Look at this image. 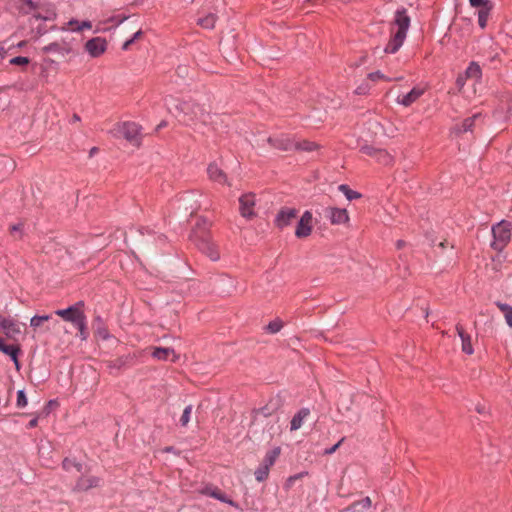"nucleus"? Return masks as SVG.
Listing matches in <instances>:
<instances>
[{
	"label": "nucleus",
	"mask_w": 512,
	"mask_h": 512,
	"mask_svg": "<svg viewBox=\"0 0 512 512\" xmlns=\"http://www.w3.org/2000/svg\"><path fill=\"white\" fill-rule=\"evenodd\" d=\"M362 151L367 155L375 156L377 160L384 165H388L391 162V157L384 150H376L372 147H363Z\"/></svg>",
	"instance_id": "22"
},
{
	"label": "nucleus",
	"mask_w": 512,
	"mask_h": 512,
	"mask_svg": "<svg viewBox=\"0 0 512 512\" xmlns=\"http://www.w3.org/2000/svg\"><path fill=\"white\" fill-rule=\"evenodd\" d=\"M497 306L504 314L507 324L512 327V307L503 303H497Z\"/></svg>",
	"instance_id": "27"
},
{
	"label": "nucleus",
	"mask_w": 512,
	"mask_h": 512,
	"mask_svg": "<svg viewBox=\"0 0 512 512\" xmlns=\"http://www.w3.org/2000/svg\"><path fill=\"white\" fill-rule=\"evenodd\" d=\"M257 414H262L263 416L267 417L271 414V412L267 408H262L257 411Z\"/></svg>",
	"instance_id": "49"
},
{
	"label": "nucleus",
	"mask_w": 512,
	"mask_h": 512,
	"mask_svg": "<svg viewBox=\"0 0 512 512\" xmlns=\"http://www.w3.org/2000/svg\"><path fill=\"white\" fill-rule=\"evenodd\" d=\"M294 148L310 152L316 150L318 148V145L316 143L304 140L302 142L295 143Z\"/></svg>",
	"instance_id": "32"
},
{
	"label": "nucleus",
	"mask_w": 512,
	"mask_h": 512,
	"mask_svg": "<svg viewBox=\"0 0 512 512\" xmlns=\"http://www.w3.org/2000/svg\"><path fill=\"white\" fill-rule=\"evenodd\" d=\"M78 328V330L80 331V334L82 336V338L84 339L85 336H84V330H85V317L82 318V325L81 326H76Z\"/></svg>",
	"instance_id": "46"
},
{
	"label": "nucleus",
	"mask_w": 512,
	"mask_h": 512,
	"mask_svg": "<svg viewBox=\"0 0 512 512\" xmlns=\"http://www.w3.org/2000/svg\"><path fill=\"white\" fill-rule=\"evenodd\" d=\"M101 480L92 475H86L81 477L76 483V489L79 491H87L91 488L98 487L100 485Z\"/></svg>",
	"instance_id": "18"
},
{
	"label": "nucleus",
	"mask_w": 512,
	"mask_h": 512,
	"mask_svg": "<svg viewBox=\"0 0 512 512\" xmlns=\"http://www.w3.org/2000/svg\"><path fill=\"white\" fill-rule=\"evenodd\" d=\"M143 36V32L141 29H139L137 32L134 33V35L132 36V39H134V42L137 41V40H140Z\"/></svg>",
	"instance_id": "47"
},
{
	"label": "nucleus",
	"mask_w": 512,
	"mask_h": 512,
	"mask_svg": "<svg viewBox=\"0 0 512 512\" xmlns=\"http://www.w3.org/2000/svg\"><path fill=\"white\" fill-rule=\"evenodd\" d=\"M0 329L10 338L21 333V324L14 319L5 318L0 315Z\"/></svg>",
	"instance_id": "10"
},
{
	"label": "nucleus",
	"mask_w": 512,
	"mask_h": 512,
	"mask_svg": "<svg viewBox=\"0 0 512 512\" xmlns=\"http://www.w3.org/2000/svg\"><path fill=\"white\" fill-rule=\"evenodd\" d=\"M98 151V148L94 147L90 150V156L94 155L95 153H97Z\"/></svg>",
	"instance_id": "52"
},
{
	"label": "nucleus",
	"mask_w": 512,
	"mask_h": 512,
	"mask_svg": "<svg viewBox=\"0 0 512 512\" xmlns=\"http://www.w3.org/2000/svg\"><path fill=\"white\" fill-rule=\"evenodd\" d=\"M73 120H74V121H79V120H80V118H79V116H78V115H76V114H75V115H73Z\"/></svg>",
	"instance_id": "56"
},
{
	"label": "nucleus",
	"mask_w": 512,
	"mask_h": 512,
	"mask_svg": "<svg viewBox=\"0 0 512 512\" xmlns=\"http://www.w3.org/2000/svg\"><path fill=\"white\" fill-rule=\"evenodd\" d=\"M267 141L271 144V146L284 151L291 150L295 146V143L285 135L269 137Z\"/></svg>",
	"instance_id": "15"
},
{
	"label": "nucleus",
	"mask_w": 512,
	"mask_h": 512,
	"mask_svg": "<svg viewBox=\"0 0 512 512\" xmlns=\"http://www.w3.org/2000/svg\"><path fill=\"white\" fill-rule=\"evenodd\" d=\"M62 465H63V468L68 472H71L72 469H75L78 472H81V470H82V465L80 463L76 462L74 459L66 458V459H64Z\"/></svg>",
	"instance_id": "29"
},
{
	"label": "nucleus",
	"mask_w": 512,
	"mask_h": 512,
	"mask_svg": "<svg viewBox=\"0 0 512 512\" xmlns=\"http://www.w3.org/2000/svg\"><path fill=\"white\" fill-rule=\"evenodd\" d=\"M508 114H509V116H512V103L509 106Z\"/></svg>",
	"instance_id": "55"
},
{
	"label": "nucleus",
	"mask_w": 512,
	"mask_h": 512,
	"mask_svg": "<svg viewBox=\"0 0 512 512\" xmlns=\"http://www.w3.org/2000/svg\"><path fill=\"white\" fill-rule=\"evenodd\" d=\"M165 125H166V123H165V122H161V123L157 126L156 130H159L160 128L164 127Z\"/></svg>",
	"instance_id": "53"
},
{
	"label": "nucleus",
	"mask_w": 512,
	"mask_h": 512,
	"mask_svg": "<svg viewBox=\"0 0 512 512\" xmlns=\"http://www.w3.org/2000/svg\"><path fill=\"white\" fill-rule=\"evenodd\" d=\"M78 25H79V21L76 19H72L66 24V26H63L61 29L73 31V27H77Z\"/></svg>",
	"instance_id": "43"
},
{
	"label": "nucleus",
	"mask_w": 512,
	"mask_h": 512,
	"mask_svg": "<svg viewBox=\"0 0 512 512\" xmlns=\"http://www.w3.org/2000/svg\"><path fill=\"white\" fill-rule=\"evenodd\" d=\"M326 213V216L330 219L332 224H344L349 220V215L346 209L328 208Z\"/></svg>",
	"instance_id": "14"
},
{
	"label": "nucleus",
	"mask_w": 512,
	"mask_h": 512,
	"mask_svg": "<svg viewBox=\"0 0 512 512\" xmlns=\"http://www.w3.org/2000/svg\"><path fill=\"white\" fill-rule=\"evenodd\" d=\"M425 92V87L416 86L410 92L397 97V102L405 107L415 103Z\"/></svg>",
	"instance_id": "11"
},
{
	"label": "nucleus",
	"mask_w": 512,
	"mask_h": 512,
	"mask_svg": "<svg viewBox=\"0 0 512 512\" xmlns=\"http://www.w3.org/2000/svg\"><path fill=\"white\" fill-rule=\"evenodd\" d=\"M239 210L243 217L252 218L254 214L255 195L247 193L239 198Z\"/></svg>",
	"instance_id": "8"
},
{
	"label": "nucleus",
	"mask_w": 512,
	"mask_h": 512,
	"mask_svg": "<svg viewBox=\"0 0 512 512\" xmlns=\"http://www.w3.org/2000/svg\"><path fill=\"white\" fill-rule=\"evenodd\" d=\"M187 108H188V105L185 103L182 104L180 107L181 111L184 112L185 114H187Z\"/></svg>",
	"instance_id": "51"
},
{
	"label": "nucleus",
	"mask_w": 512,
	"mask_h": 512,
	"mask_svg": "<svg viewBox=\"0 0 512 512\" xmlns=\"http://www.w3.org/2000/svg\"><path fill=\"white\" fill-rule=\"evenodd\" d=\"M215 22H216V17L213 14H209V15H207L203 18H200L198 20L199 25H201L202 27H204L206 29L213 28L215 25Z\"/></svg>",
	"instance_id": "30"
},
{
	"label": "nucleus",
	"mask_w": 512,
	"mask_h": 512,
	"mask_svg": "<svg viewBox=\"0 0 512 512\" xmlns=\"http://www.w3.org/2000/svg\"><path fill=\"white\" fill-rule=\"evenodd\" d=\"M107 50V41L102 37H94L85 44V51L94 58H97Z\"/></svg>",
	"instance_id": "6"
},
{
	"label": "nucleus",
	"mask_w": 512,
	"mask_h": 512,
	"mask_svg": "<svg viewBox=\"0 0 512 512\" xmlns=\"http://www.w3.org/2000/svg\"><path fill=\"white\" fill-rule=\"evenodd\" d=\"M0 351L4 354L10 356L12 360L18 365L17 355L19 352V347L14 345H7L4 343V341L0 338Z\"/></svg>",
	"instance_id": "23"
},
{
	"label": "nucleus",
	"mask_w": 512,
	"mask_h": 512,
	"mask_svg": "<svg viewBox=\"0 0 512 512\" xmlns=\"http://www.w3.org/2000/svg\"><path fill=\"white\" fill-rule=\"evenodd\" d=\"M191 413H192V405H188L184 409V411H183V413H182V415L180 417V423H181L182 426H187L188 425V423L190 421Z\"/></svg>",
	"instance_id": "36"
},
{
	"label": "nucleus",
	"mask_w": 512,
	"mask_h": 512,
	"mask_svg": "<svg viewBox=\"0 0 512 512\" xmlns=\"http://www.w3.org/2000/svg\"><path fill=\"white\" fill-rule=\"evenodd\" d=\"M82 307L83 302H78L75 305L68 307L67 309L56 310L55 314L61 317L63 320L71 322L75 326H81L82 318H84Z\"/></svg>",
	"instance_id": "5"
},
{
	"label": "nucleus",
	"mask_w": 512,
	"mask_h": 512,
	"mask_svg": "<svg viewBox=\"0 0 512 512\" xmlns=\"http://www.w3.org/2000/svg\"><path fill=\"white\" fill-rule=\"evenodd\" d=\"M197 246L199 250L207 255L211 260L217 261L220 258V252L217 245L209 237L199 239Z\"/></svg>",
	"instance_id": "7"
},
{
	"label": "nucleus",
	"mask_w": 512,
	"mask_h": 512,
	"mask_svg": "<svg viewBox=\"0 0 512 512\" xmlns=\"http://www.w3.org/2000/svg\"><path fill=\"white\" fill-rule=\"evenodd\" d=\"M24 45H25V42H20V43L18 44V46H19V47H22V46H24Z\"/></svg>",
	"instance_id": "58"
},
{
	"label": "nucleus",
	"mask_w": 512,
	"mask_h": 512,
	"mask_svg": "<svg viewBox=\"0 0 512 512\" xmlns=\"http://www.w3.org/2000/svg\"><path fill=\"white\" fill-rule=\"evenodd\" d=\"M410 26V17L405 8L396 10L394 19L390 25L391 37L386 45L384 52L389 54L396 53L403 45Z\"/></svg>",
	"instance_id": "1"
},
{
	"label": "nucleus",
	"mask_w": 512,
	"mask_h": 512,
	"mask_svg": "<svg viewBox=\"0 0 512 512\" xmlns=\"http://www.w3.org/2000/svg\"><path fill=\"white\" fill-rule=\"evenodd\" d=\"M142 127L136 122L124 121L116 123L110 130L115 138H124L133 146L139 148L142 142Z\"/></svg>",
	"instance_id": "2"
},
{
	"label": "nucleus",
	"mask_w": 512,
	"mask_h": 512,
	"mask_svg": "<svg viewBox=\"0 0 512 512\" xmlns=\"http://www.w3.org/2000/svg\"><path fill=\"white\" fill-rule=\"evenodd\" d=\"M33 416H34L33 419H31L28 423V428H34L38 424V419H39L40 415L38 413H35V414H33Z\"/></svg>",
	"instance_id": "44"
},
{
	"label": "nucleus",
	"mask_w": 512,
	"mask_h": 512,
	"mask_svg": "<svg viewBox=\"0 0 512 512\" xmlns=\"http://www.w3.org/2000/svg\"><path fill=\"white\" fill-rule=\"evenodd\" d=\"M298 211L294 208H283L279 211L276 217V225L279 228H284L291 224V222L297 217Z\"/></svg>",
	"instance_id": "13"
},
{
	"label": "nucleus",
	"mask_w": 512,
	"mask_h": 512,
	"mask_svg": "<svg viewBox=\"0 0 512 512\" xmlns=\"http://www.w3.org/2000/svg\"><path fill=\"white\" fill-rule=\"evenodd\" d=\"M279 454H280L279 448H275V449L267 452V454L265 455L263 462L261 464L264 466H267V468L270 469V467H272L274 465Z\"/></svg>",
	"instance_id": "24"
},
{
	"label": "nucleus",
	"mask_w": 512,
	"mask_h": 512,
	"mask_svg": "<svg viewBox=\"0 0 512 512\" xmlns=\"http://www.w3.org/2000/svg\"><path fill=\"white\" fill-rule=\"evenodd\" d=\"M37 18H42L44 20H53L56 17V13L54 9H50L47 11L45 16H41L40 14L35 15Z\"/></svg>",
	"instance_id": "41"
},
{
	"label": "nucleus",
	"mask_w": 512,
	"mask_h": 512,
	"mask_svg": "<svg viewBox=\"0 0 512 512\" xmlns=\"http://www.w3.org/2000/svg\"><path fill=\"white\" fill-rule=\"evenodd\" d=\"M125 19H126L125 17H123V18L119 19V20H118V22H117V24L122 23Z\"/></svg>",
	"instance_id": "57"
},
{
	"label": "nucleus",
	"mask_w": 512,
	"mask_h": 512,
	"mask_svg": "<svg viewBox=\"0 0 512 512\" xmlns=\"http://www.w3.org/2000/svg\"><path fill=\"white\" fill-rule=\"evenodd\" d=\"M20 229H21V225L20 224L19 225H13L11 227V232L13 233L15 231H19Z\"/></svg>",
	"instance_id": "50"
},
{
	"label": "nucleus",
	"mask_w": 512,
	"mask_h": 512,
	"mask_svg": "<svg viewBox=\"0 0 512 512\" xmlns=\"http://www.w3.org/2000/svg\"><path fill=\"white\" fill-rule=\"evenodd\" d=\"M456 331L459 337L461 338L462 351L468 355H472L474 353V349L472 345L471 336L459 324L456 326Z\"/></svg>",
	"instance_id": "17"
},
{
	"label": "nucleus",
	"mask_w": 512,
	"mask_h": 512,
	"mask_svg": "<svg viewBox=\"0 0 512 512\" xmlns=\"http://www.w3.org/2000/svg\"><path fill=\"white\" fill-rule=\"evenodd\" d=\"M209 178L220 184H228L226 174L216 165L210 164L207 169Z\"/></svg>",
	"instance_id": "21"
},
{
	"label": "nucleus",
	"mask_w": 512,
	"mask_h": 512,
	"mask_svg": "<svg viewBox=\"0 0 512 512\" xmlns=\"http://www.w3.org/2000/svg\"><path fill=\"white\" fill-rule=\"evenodd\" d=\"M479 117H480V114H475L473 117L465 119L462 122L461 127L455 128L456 131L458 133L470 131L472 126H473V124H474V122H475V120L478 119Z\"/></svg>",
	"instance_id": "25"
},
{
	"label": "nucleus",
	"mask_w": 512,
	"mask_h": 512,
	"mask_svg": "<svg viewBox=\"0 0 512 512\" xmlns=\"http://www.w3.org/2000/svg\"><path fill=\"white\" fill-rule=\"evenodd\" d=\"M11 65L26 67L30 63V59L24 56H17L9 60Z\"/></svg>",
	"instance_id": "35"
},
{
	"label": "nucleus",
	"mask_w": 512,
	"mask_h": 512,
	"mask_svg": "<svg viewBox=\"0 0 512 512\" xmlns=\"http://www.w3.org/2000/svg\"><path fill=\"white\" fill-rule=\"evenodd\" d=\"M512 225L510 222L501 221L492 228L493 242L491 246L497 251H501L506 247L511 239Z\"/></svg>",
	"instance_id": "3"
},
{
	"label": "nucleus",
	"mask_w": 512,
	"mask_h": 512,
	"mask_svg": "<svg viewBox=\"0 0 512 512\" xmlns=\"http://www.w3.org/2000/svg\"><path fill=\"white\" fill-rule=\"evenodd\" d=\"M51 319V315H36L31 318L30 320V326L36 330L37 328L41 327L44 322H47Z\"/></svg>",
	"instance_id": "28"
},
{
	"label": "nucleus",
	"mask_w": 512,
	"mask_h": 512,
	"mask_svg": "<svg viewBox=\"0 0 512 512\" xmlns=\"http://www.w3.org/2000/svg\"><path fill=\"white\" fill-rule=\"evenodd\" d=\"M472 7L479 9L493 8V3L490 0H469Z\"/></svg>",
	"instance_id": "34"
},
{
	"label": "nucleus",
	"mask_w": 512,
	"mask_h": 512,
	"mask_svg": "<svg viewBox=\"0 0 512 512\" xmlns=\"http://www.w3.org/2000/svg\"><path fill=\"white\" fill-rule=\"evenodd\" d=\"M61 50H62V48H61L60 44L57 42L50 43L49 45L43 47V51L46 53L61 52Z\"/></svg>",
	"instance_id": "39"
},
{
	"label": "nucleus",
	"mask_w": 512,
	"mask_h": 512,
	"mask_svg": "<svg viewBox=\"0 0 512 512\" xmlns=\"http://www.w3.org/2000/svg\"><path fill=\"white\" fill-rule=\"evenodd\" d=\"M92 24L90 21H82L79 22V25L77 27H73V32H81L85 29H91Z\"/></svg>",
	"instance_id": "40"
},
{
	"label": "nucleus",
	"mask_w": 512,
	"mask_h": 512,
	"mask_svg": "<svg viewBox=\"0 0 512 512\" xmlns=\"http://www.w3.org/2000/svg\"><path fill=\"white\" fill-rule=\"evenodd\" d=\"M199 493L203 495L210 496L215 498L221 502L227 503L231 506H236L233 500L228 498L218 487L213 485H206L202 489L199 490Z\"/></svg>",
	"instance_id": "12"
},
{
	"label": "nucleus",
	"mask_w": 512,
	"mask_h": 512,
	"mask_svg": "<svg viewBox=\"0 0 512 512\" xmlns=\"http://www.w3.org/2000/svg\"><path fill=\"white\" fill-rule=\"evenodd\" d=\"M481 76H482V70H481L480 66L478 65V63L471 62L469 64V66L467 67L465 74L459 75L456 80V85L459 89V92H461L466 97H470V94L464 89V85H465L466 80H471V81H473L472 94H475L476 90H475L474 86H475L476 82H478L481 79Z\"/></svg>",
	"instance_id": "4"
},
{
	"label": "nucleus",
	"mask_w": 512,
	"mask_h": 512,
	"mask_svg": "<svg viewBox=\"0 0 512 512\" xmlns=\"http://www.w3.org/2000/svg\"><path fill=\"white\" fill-rule=\"evenodd\" d=\"M312 232V214L309 211H305L301 216L298 225L296 227L295 235L298 238H305Z\"/></svg>",
	"instance_id": "9"
},
{
	"label": "nucleus",
	"mask_w": 512,
	"mask_h": 512,
	"mask_svg": "<svg viewBox=\"0 0 512 512\" xmlns=\"http://www.w3.org/2000/svg\"><path fill=\"white\" fill-rule=\"evenodd\" d=\"M282 327H283V322L281 320H274L268 324L267 330L270 333H277L281 330Z\"/></svg>",
	"instance_id": "38"
},
{
	"label": "nucleus",
	"mask_w": 512,
	"mask_h": 512,
	"mask_svg": "<svg viewBox=\"0 0 512 512\" xmlns=\"http://www.w3.org/2000/svg\"><path fill=\"white\" fill-rule=\"evenodd\" d=\"M339 190L344 193L348 200H353L360 197V194L358 192L351 190L345 184L340 185Z\"/></svg>",
	"instance_id": "33"
},
{
	"label": "nucleus",
	"mask_w": 512,
	"mask_h": 512,
	"mask_svg": "<svg viewBox=\"0 0 512 512\" xmlns=\"http://www.w3.org/2000/svg\"><path fill=\"white\" fill-rule=\"evenodd\" d=\"M492 9L493 8H485L478 10V24L482 29L487 26L488 18Z\"/></svg>",
	"instance_id": "26"
},
{
	"label": "nucleus",
	"mask_w": 512,
	"mask_h": 512,
	"mask_svg": "<svg viewBox=\"0 0 512 512\" xmlns=\"http://www.w3.org/2000/svg\"><path fill=\"white\" fill-rule=\"evenodd\" d=\"M345 440V438H342L338 443H336L334 446H332L331 448H328L324 451V454L326 455H330V454H333L334 452H336V450L340 447V445L343 443V441Z\"/></svg>",
	"instance_id": "42"
},
{
	"label": "nucleus",
	"mask_w": 512,
	"mask_h": 512,
	"mask_svg": "<svg viewBox=\"0 0 512 512\" xmlns=\"http://www.w3.org/2000/svg\"><path fill=\"white\" fill-rule=\"evenodd\" d=\"M269 468L264 465H260L258 469L255 471V478L258 482H262L268 478L269 475Z\"/></svg>",
	"instance_id": "31"
},
{
	"label": "nucleus",
	"mask_w": 512,
	"mask_h": 512,
	"mask_svg": "<svg viewBox=\"0 0 512 512\" xmlns=\"http://www.w3.org/2000/svg\"><path fill=\"white\" fill-rule=\"evenodd\" d=\"M477 411H478V413H480V414H481V413H484V407H480V406H478V407H477Z\"/></svg>",
	"instance_id": "54"
},
{
	"label": "nucleus",
	"mask_w": 512,
	"mask_h": 512,
	"mask_svg": "<svg viewBox=\"0 0 512 512\" xmlns=\"http://www.w3.org/2000/svg\"><path fill=\"white\" fill-rule=\"evenodd\" d=\"M27 404H28V400H27L25 392L23 390H19L17 392L16 406L18 408H24L27 406Z\"/></svg>",
	"instance_id": "37"
},
{
	"label": "nucleus",
	"mask_w": 512,
	"mask_h": 512,
	"mask_svg": "<svg viewBox=\"0 0 512 512\" xmlns=\"http://www.w3.org/2000/svg\"><path fill=\"white\" fill-rule=\"evenodd\" d=\"M310 410L308 408L300 409L292 418L290 422V431H296L300 429L304 421L309 417Z\"/></svg>",
	"instance_id": "20"
},
{
	"label": "nucleus",
	"mask_w": 512,
	"mask_h": 512,
	"mask_svg": "<svg viewBox=\"0 0 512 512\" xmlns=\"http://www.w3.org/2000/svg\"><path fill=\"white\" fill-rule=\"evenodd\" d=\"M369 78L371 80H376V79H383L384 78V75L381 74L380 72H375V73H370L369 74Z\"/></svg>",
	"instance_id": "45"
},
{
	"label": "nucleus",
	"mask_w": 512,
	"mask_h": 512,
	"mask_svg": "<svg viewBox=\"0 0 512 512\" xmlns=\"http://www.w3.org/2000/svg\"><path fill=\"white\" fill-rule=\"evenodd\" d=\"M371 505V499L369 497H365L359 501L352 503L350 506L343 509L341 512H372Z\"/></svg>",
	"instance_id": "19"
},
{
	"label": "nucleus",
	"mask_w": 512,
	"mask_h": 512,
	"mask_svg": "<svg viewBox=\"0 0 512 512\" xmlns=\"http://www.w3.org/2000/svg\"><path fill=\"white\" fill-rule=\"evenodd\" d=\"M152 356L161 361L170 360L176 362L179 359V355L172 348L157 347L154 348Z\"/></svg>",
	"instance_id": "16"
},
{
	"label": "nucleus",
	"mask_w": 512,
	"mask_h": 512,
	"mask_svg": "<svg viewBox=\"0 0 512 512\" xmlns=\"http://www.w3.org/2000/svg\"><path fill=\"white\" fill-rule=\"evenodd\" d=\"M133 43H134V39H132V38L127 40V41H125L123 46H122V49L123 50H128Z\"/></svg>",
	"instance_id": "48"
}]
</instances>
